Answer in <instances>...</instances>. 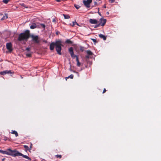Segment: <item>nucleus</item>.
<instances>
[{"label": "nucleus", "instance_id": "nucleus-1", "mask_svg": "<svg viewBox=\"0 0 161 161\" xmlns=\"http://www.w3.org/2000/svg\"><path fill=\"white\" fill-rule=\"evenodd\" d=\"M29 36V31L26 30L25 32L21 33L19 35L18 40L19 41L26 40Z\"/></svg>", "mask_w": 161, "mask_h": 161}, {"label": "nucleus", "instance_id": "nucleus-2", "mask_svg": "<svg viewBox=\"0 0 161 161\" xmlns=\"http://www.w3.org/2000/svg\"><path fill=\"white\" fill-rule=\"evenodd\" d=\"M61 42L60 41H57L55 42L56 49L57 53L60 55L61 54Z\"/></svg>", "mask_w": 161, "mask_h": 161}, {"label": "nucleus", "instance_id": "nucleus-3", "mask_svg": "<svg viewBox=\"0 0 161 161\" xmlns=\"http://www.w3.org/2000/svg\"><path fill=\"white\" fill-rule=\"evenodd\" d=\"M9 151V155H10L13 156H19V153H20L17 151L12 150L10 149V150Z\"/></svg>", "mask_w": 161, "mask_h": 161}, {"label": "nucleus", "instance_id": "nucleus-4", "mask_svg": "<svg viewBox=\"0 0 161 161\" xmlns=\"http://www.w3.org/2000/svg\"><path fill=\"white\" fill-rule=\"evenodd\" d=\"M92 0H83V3L86 8H89L90 4L92 3Z\"/></svg>", "mask_w": 161, "mask_h": 161}, {"label": "nucleus", "instance_id": "nucleus-5", "mask_svg": "<svg viewBox=\"0 0 161 161\" xmlns=\"http://www.w3.org/2000/svg\"><path fill=\"white\" fill-rule=\"evenodd\" d=\"M69 51L71 57L72 58H75V57H77V56L74 55L73 52V49L72 47H71L69 48Z\"/></svg>", "mask_w": 161, "mask_h": 161}, {"label": "nucleus", "instance_id": "nucleus-6", "mask_svg": "<svg viewBox=\"0 0 161 161\" xmlns=\"http://www.w3.org/2000/svg\"><path fill=\"white\" fill-rule=\"evenodd\" d=\"M69 51L71 57L72 58H75V57H77V56L74 55L73 52V49L72 47H71L69 48Z\"/></svg>", "mask_w": 161, "mask_h": 161}, {"label": "nucleus", "instance_id": "nucleus-7", "mask_svg": "<svg viewBox=\"0 0 161 161\" xmlns=\"http://www.w3.org/2000/svg\"><path fill=\"white\" fill-rule=\"evenodd\" d=\"M99 22L100 23L99 24L100 26H103L105 24L106 22V20L105 19L102 18L99 19Z\"/></svg>", "mask_w": 161, "mask_h": 161}, {"label": "nucleus", "instance_id": "nucleus-8", "mask_svg": "<svg viewBox=\"0 0 161 161\" xmlns=\"http://www.w3.org/2000/svg\"><path fill=\"white\" fill-rule=\"evenodd\" d=\"M6 47L10 52H11L12 51V46L11 44L10 43H7Z\"/></svg>", "mask_w": 161, "mask_h": 161}, {"label": "nucleus", "instance_id": "nucleus-9", "mask_svg": "<svg viewBox=\"0 0 161 161\" xmlns=\"http://www.w3.org/2000/svg\"><path fill=\"white\" fill-rule=\"evenodd\" d=\"M11 72L10 70H5L3 71L0 72V74L2 75H4L6 74H11Z\"/></svg>", "mask_w": 161, "mask_h": 161}, {"label": "nucleus", "instance_id": "nucleus-10", "mask_svg": "<svg viewBox=\"0 0 161 161\" xmlns=\"http://www.w3.org/2000/svg\"><path fill=\"white\" fill-rule=\"evenodd\" d=\"M89 22L90 23L92 24H97L98 21L95 19H89Z\"/></svg>", "mask_w": 161, "mask_h": 161}, {"label": "nucleus", "instance_id": "nucleus-11", "mask_svg": "<svg viewBox=\"0 0 161 161\" xmlns=\"http://www.w3.org/2000/svg\"><path fill=\"white\" fill-rule=\"evenodd\" d=\"M32 37L33 40L34 41L36 42L37 43L39 42L38 36H32Z\"/></svg>", "mask_w": 161, "mask_h": 161}, {"label": "nucleus", "instance_id": "nucleus-12", "mask_svg": "<svg viewBox=\"0 0 161 161\" xmlns=\"http://www.w3.org/2000/svg\"><path fill=\"white\" fill-rule=\"evenodd\" d=\"M55 46V42H52L50 45V49L51 50H53Z\"/></svg>", "mask_w": 161, "mask_h": 161}, {"label": "nucleus", "instance_id": "nucleus-13", "mask_svg": "<svg viewBox=\"0 0 161 161\" xmlns=\"http://www.w3.org/2000/svg\"><path fill=\"white\" fill-rule=\"evenodd\" d=\"M19 156H21L23 157V158H25L26 159H28L29 160H31V158H30L29 157H28L27 156L25 155H24L22 154L21 153H19Z\"/></svg>", "mask_w": 161, "mask_h": 161}, {"label": "nucleus", "instance_id": "nucleus-14", "mask_svg": "<svg viewBox=\"0 0 161 161\" xmlns=\"http://www.w3.org/2000/svg\"><path fill=\"white\" fill-rule=\"evenodd\" d=\"M10 149H8L6 151H3V153L4 154H7L8 155H9V151Z\"/></svg>", "mask_w": 161, "mask_h": 161}, {"label": "nucleus", "instance_id": "nucleus-15", "mask_svg": "<svg viewBox=\"0 0 161 161\" xmlns=\"http://www.w3.org/2000/svg\"><path fill=\"white\" fill-rule=\"evenodd\" d=\"M99 36L100 38H103L104 40H106V37L102 34H99Z\"/></svg>", "mask_w": 161, "mask_h": 161}, {"label": "nucleus", "instance_id": "nucleus-16", "mask_svg": "<svg viewBox=\"0 0 161 161\" xmlns=\"http://www.w3.org/2000/svg\"><path fill=\"white\" fill-rule=\"evenodd\" d=\"M36 25L35 24H33L32 25H31L30 27L31 29H34L36 28Z\"/></svg>", "mask_w": 161, "mask_h": 161}, {"label": "nucleus", "instance_id": "nucleus-17", "mask_svg": "<svg viewBox=\"0 0 161 161\" xmlns=\"http://www.w3.org/2000/svg\"><path fill=\"white\" fill-rule=\"evenodd\" d=\"M76 60L77 62V66H80V63L79 62L78 57H76Z\"/></svg>", "mask_w": 161, "mask_h": 161}, {"label": "nucleus", "instance_id": "nucleus-18", "mask_svg": "<svg viewBox=\"0 0 161 161\" xmlns=\"http://www.w3.org/2000/svg\"><path fill=\"white\" fill-rule=\"evenodd\" d=\"M12 134H15L16 137L18 136V134L17 131L15 130H12V132L11 133Z\"/></svg>", "mask_w": 161, "mask_h": 161}, {"label": "nucleus", "instance_id": "nucleus-19", "mask_svg": "<svg viewBox=\"0 0 161 161\" xmlns=\"http://www.w3.org/2000/svg\"><path fill=\"white\" fill-rule=\"evenodd\" d=\"M63 16L65 19H68L70 18V17L68 15H65L64 14Z\"/></svg>", "mask_w": 161, "mask_h": 161}, {"label": "nucleus", "instance_id": "nucleus-20", "mask_svg": "<svg viewBox=\"0 0 161 161\" xmlns=\"http://www.w3.org/2000/svg\"><path fill=\"white\" fill-rule=\"evenodd\" d=\"M7 14H5V15L1 19V20H4L8 18Z\"/></svg>", "mask_w": 161, "mask_h": 161}, {"label": "nucleus", "instance_id": "nucleus-21", "mask_svg": "<svg viewBox=\"0 0 161 161\" xmlns=\"http://www.w3.org/2000/svg\"><path fill=\"white\" fill-rule=\"evenodd\" d=\"M87 53L89 55H92V53L89 50H87L86 51Z\"/></svg>", "mask_w": 161, "mask_h": 161}, {"label": "nucleus", "instance_id": "nucleus-22", "mask_svg": "<svg viewBox=\"0 0 161 161\" xmlns=\"http://www.w3.org/2000/svg\"><path fill=\"white\" fill-rule=\"evenodd\" d=\"M73 77H74V76L73 75H70L69 76H68V77L67 78H70V79H73Z\"/></svg>", "mask_w": 161, "mask_h": 161}, {"label": "nucleus", "instance_id": "nucleus-23", "mask_svg": "<svg viewBox=\"0 0 161 161\" xmlns=\"http://www.w3.org/2000/svg\"><path fill=\"white\" fill-rule=\"evenodd\" d=\"M74 6L77 9H79L80 7L79 5L76 4H75Z\"/></svg>", "mask_w": 161, "mask_h": 161}, {"label": "nucleus", "instance_id": "nucleus-24", "mask_svg": "<svg viewBox=\"0 0 161 161\" xmlns=\"http://www.w3.org/2000/svg\"><path fill=\"white\" fill-rule=\"evenodd\" d=\"M9 1V0H3V2L4 3L7 4L8 3Z\"/></svg>", "mask_w": 161, "mask_h": 161}, {"label": "nucleus", "instance_id": "nucleus-25", "mask_svg": "<svg viewBox=\"0 0 161 161\" xmlns=\"http://www.w3.org/2000/svg\"><path fill=\"white\" fill-rule=\"evenodd\" d=\"M76 24L78 25V24L76 22H73V24L72 25V26H74Z\"/></svg>", "mask_w": 161, "mask_h": 161}, {"label": "nucleus", "instance_id": "nucleus-26", "mask_svg": "<svg viewBox=\"0 0 161 161\" xmlns=\"http://www.w3.org/2000/svg\"><path fill=\"white\" fill-rule=\"evenodd\" d=\"M24 147L26 150H28L29 149L28 147L26 145H24Z\"/></svg>", "mask_w": 161, "mask_h": 161}, {"label": "nucleus", "instance_id": "nucleus-27", "mask_svg": "<svg viewBox=\"0 0 161 161\" xmlns=\"http://www.w3.org/2000/svg\"><path fill=\"white\" fill-rule=\"evenodd\" d=\"M66 42L68 43H71V42L69 40H67L66 41Z\"/></svg>", "mask_w": 161, "mask_h": 161}, {"label": "nucleus", "instance_id": "nucleus-28", "mask_svg": "<svg viewBox=\"0 0 161 161\" xmlns=\"http://www.w3.org/2000/svg\"><path fill=\"white\" fill-rule=\"evenodd\" d=\"M26 55L27 57H30L31 56V54L30 53H27L26 54Z\"/></svg>", "mask_w": 161, "mask_h": 161}, {"label": "nucleus", "instance_id": "nucleus-29", "mask_svg": "<svg viewBox=\"0 0 161 161\" xmlns=\"http://www.w3.org/2000/svg\"><path fill=\"white\" fill-rule=\"evenodd\" d=\"M115 0H109V2L110 3H112L114 2Z\"/></svg>", "mask_w": 161, "mask_h": 161}, {"label": "nucleus", "instance_id": "nucleus-30", "mask_svg": "<svg viewBox=\"0 0 161 161\" xmlns=\"http://www.w3.org/2000/svg\"><path fill=\"white\" fill-rule=\"evenodd\" d=\"M57 158H61V155H56Z\"/></svg>", "mask_w": 161, "mask_h": 161}, {"label": "nucleus", "instance_id": "nucleus-31", "mask_svg": "<svg viewBox=\"0 0 161 161\" xmlns=\"http://www.w3.org/2000/svg\"><path fill=\"white\" fill-rule=\"evenodd\" d=\"M99 26H100V25H99V24H98V25H95V28H97V27H99Z\"/></svg>", "mask_w": 161, "mask_h": 161}, {"label": "nucleus", "instance_id": "nucleus-32", "mask_svg": "<svg viewBox=\"0 0 161 161\" xmlns=\"http://www.w3.org/2000/svg\"><path fill=\"white\" fill-rule=\"evenodd\" d=\"M94 4H95V6H97L98 5L97 3L96 2H94Z\"/></svg>", "mask_w": 161, "mask_h": 161}, {"label": "nucleus", "instance_id": "nucleus-33", "mask_svg": "<svg viewBox=\"0 0 161 161\" xmlns=\"http://www.w3.org/2000/svg\"><path fill=\"white\" fill-rule=\"evenodd\" d=\"M41 25H42V27H43L44 28H45V25H44L43 24H41Z\"/></svg>", "mask_w": 161, "mask_h": 161}, {"label": "nucleus", "instance_id": "nucleus-34", "mask_svg": "<svg viewBox=\"0 0 161 161\" xmlns=\"http://www.w3.org/2000/svg\"><path fill=\"white\" fill-rule=\"evenodd\" d=\"M106 91V90L105 89H104V90H103V93H104V92H105Z\"/></svg>", "mask_w": 161, "mask_h": 161}, {"label": "nucleus", "instance_id": "nucleus-35", "mask_svg": "<svg viewBox=\"0 0 161 161\" xmlns=\"http://www.w3.org/2000/svg\"><path fill=\"white\" fill-rule=\"evenodd\" d=\"M21 5H22V6H23V7H25V4H24V3H22V4H21Z\"/></svg>", "mask_w": 161, "mask_h": 161}, {"label": "nucleus", "instance_id": "nucleus-36", "mask_svg": "<svg viewBox=\"0 0 161 161\" xmlns=\"http://www.w3.org/2000/svg\"><path fill=\"white\" fill-rule=\"evenodd\" d=\"M3 150H1L0 149V153H3Z\"/></svg>", "mask_w": 161, "mask_h": 161}, {"label": "nucleus", "instance_id": "nucleus-37", "mask_svg": "<svg viewBox=\"0 0 161 161\" xmlns=\"http://www.w3.org/2000/svg\"><path fill=\"white\" fill-rule=\"evenodd\" d=\"M73 72H74V73H76L77 74H78V76H79V74H78V72H75V71H73Z\"/></svg>", "mask_w": 161, "mask_h": 161}, {"label": "nucleus", "instance_id": "nucleus-38", "mask_svg": "<svg viewBox=\"0 0 161 161\" xmlns=\"http://www.w3.org/2000/svg\"><path fill=\"white\" fill-rule=\"evenodd\" d=\"M5 158H3V159H2V161H3L5 160Z\"/></svg>", "mask_w": 161, "mask_h": 161}, {"label": "nucleus", "instance_id": "nucleus-39", "mask_svg": "<svg viewBox=\"0 0 161 161\" xmlns=\"http://www.w3.org/2000/svg\"><path fill=\"white\" fill-rule=\"evenodd\" d=\"M103 7L104 8H106V5H104L103 6Z\"/></svg>", "mask_w": 161, "mask_h": 161}, {"label": "nucleus", "instance_id": "nucleus-40", "mask_svg": "<svg viewBox=\"0 0 161 161\" xmlns=\"http://www.w3.org/2000/svg\"><path fill=\"white\" fill-rule=\"evenodd\" d=\"M92 40H93V41L95 42V41H96V40L94 39H92Z\"/></svg>", "mask_w": 161, "mask_h": 161}, {"label": "nucleus", "instance_id": "nucleus-41", "mask_svg": "<svg viewBox=\"0 0 161 161\" xmlns=\"http://www.w3.org/2000/svg\"><path fill=\"white\" fill-rule=\"evenodd\" d=\"M26 50H28V51H29V50H30L29 48H27L26 49Z\"/></svg>", "mask_w": 161, "mask_h": 161}, {"label": "nucleus", "instance_id": "nucleus-42", "mask_svg": "<svg viewBox=\"0 0 161 161\" xmlns=\"http://www.w3.org/2000/svg\"><path fill=\"white\" fill-rule=\"evenodd\" d=\"M86 57L87 58H89V56H86Z\"/></svg>", "mask_w": 161, "mask_h": 161}]
</instances>
